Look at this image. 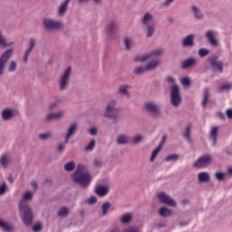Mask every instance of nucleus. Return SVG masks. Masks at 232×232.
<instances>
[{
    "instance_id": "nucleus-24",
    "label": "nucleus",
    "mask_w": 232,
    "mask_h": 232,
    "mask_svg": "<svg viewBox=\"0 0 232 232\" xmlns=\"http://www.w3.org/2000/svg\"><path fill=\"white\" fill-rule=\"evenodd\" d=\"M130 85H120L118 88V95L120 97H130Z\"/></svg>"
},
{
    "instance_id": "nucleus-42",
    "label": "nucleus",
    "mask_w": 232,
    "mask_h": 232,
    "mask_svg": "<svg viewBox=\"0 0 232 232\" xmlns=\"http://www.w3.org/2000/svg\"><path fill=\"white\" fill-rule=\"evenodd\" d=\"M146 72H148V69H146V65L138 66L134 69L135 75H142V73H146Z\"/></svg>"
},
{
    "instance_id": "nucleus-52",
    "label": "nucleus",
    "mask_w": 232,
    "mask_h": 232,
    "mask_svg": "<svg viewBox=\"0 0 232 232\" xmlns=\"http://www.w3.org/2000/svg\"><path fill=\"white\" fill-rule=\"evenodd\" d=\"M207 55H209V49L200 48L198 50V56L199 57H206Z\"/></svg>"
},
{
    "instance_id": "nucleus-12",
    "label": "nucleus",
    "mask_w": 232,
    "mask_h": 232,
    "mask_svg": "<svg viewBox=\"0 0 232 232\" xmlns=\"http://www.w3.org/2000/svg\"><path fill=\"white\" fill-rule=\"evenodd\" d=\"M210 63V66H212L213 70L222 73L224 72V63L218 62V56L214 55L208 59Z\"/></svg>"
},
{
    "instance_id": "nucleus-62",
    "label": "nucleus",
    "mask_w": 232,
    "mask_h": 232,
    "mask_svg": "<svg viewBox=\"0 0 232 232\" xmlns=\"http://www.w3.org/2000/svg\"><path fill=\"white\" fill-rule=\"evenodd\" d=\"M96 203H97V197L92 196L91 198H88V204H90L91 206Z\"/></svg>"
},
{
    "instance_id": "nucleus-23",
    "label": "nucleus",
    "mask_w": 232,
    "mask_h": 232,
    "mask_svg": "<svg viewBox=\"0 0 232 232\" xmlns=\"http://www.w3.org/2000/svg\"><path fill=\"white\" fill-rule=\"evenodd\" d=\"M190 9L191 12L194 14V17L198 19V21H202V19H204V14L200 10V8H198V6L193 5L190 6Z\"/></svg>"
},
{
    "instance_id": "nucleus-60",
    "label": "nucleus",
    "mask_w": 232,
    "mask_h": 232,
    "mask_svg": "<svg viewBox=\"0 0 232 232\" xmlns=\"http://www.w3.org/2000/svg\"><path fill=\"white\" fill-rule=\"evenodd\" d=\"M92 164L95 168H102V161L99 159H94Z\"/></svg>"
},
{
    "instance_id": "nucleus-20",
    "label": "nucleus",
    "mask_w": 232,
    "mask_h": 232,
    "mask_svg": "<svg viewBox=\"0 0 232 232\" xmlns=\"http://www.w3.org/2000/svg\"><path fill=\"white\" fill-rule=\"evenodd\" d=\"M70 1L72 0H64L58 7V15L60 17L66 15V13L68 12V5H70Z\"/></svg>"
},
{
    "instance_id": "nucleus-11",
    "label": "nucleus",
    "mask_w": 232,
    "mask_h": 232,
    "mask_svg": "<svg viewBox=\"0 0 232 232\" xmlns=\"http://www.w3.org/2000/svg\"><path fill=\"white\" fill-rule=\"evenodd\" d=\"M217 35H218V33L215 30H208L205 33L207 41L209 43L210 46H213L214 48H218Z\"/></svg>"
},
{
    "instance_id": "nucleus-64",
    "label": "nucleus",
    "mask_w": 232,
    "mask_h": 232,
    "mask_svg": "<svg viewBox=\"0 0 232 232\" xmlns=\"http://www.w3.org/2000/svg\"><path fill=\"white\" fill-rule=\"evenodd\" d=\"M226 113H227V119H232V109H227Z\"/></svg>"
},
{
    "instance_id": "nucleus-51",
    "label": "nucleus",
    "mask_w": 232,
    "mask_h": 232,
    "mask_svg": "<svg viewBox=\"0 0 232 232\" xmlns=\"http://www.w3.org/2000/svg\"><path fill=\"white\" fill-rule=\"evenodd\" d=\"M63 101L61 99L56 100L54 102L50 103L49 110H57L59 108V104H61Z\"/></svg>"
},
{
    "instance_id": "nucleus-39",
    "label": "nucleus",
    "mask_w": 232,
    "mask_h": 232,
    "mask_svg": "<svg viewBox=\"0 0 232 232\" xmlns=\"http://www.w3.org/2000/svg\"><path fill=\"white\" fill-rule=\"evenodd\" d=\"M180 159L179 154H169L165 158L166 162H177Z\"/></svg>"
},
{
    "instance_id": "nucleus-9",
    "label": "nucleus",
    "mask_w": 232,
    "mask_h": 232,
    "mask_svg": "<svg viewBox=\"0 0 232 232\" xmlns=\"http://www.w3.org/2000/svg\"><path fill=\"white\" fill-rule=\"evenodd\" d=\"M144 109L148 113H150L152 117H160L161 115L160 106L155 102H148L144 104Z\"/></svg>"
},
{
    "instance_id": "nucleus-29",
    "label": "nucleus",
    "mask_w": 232,
    "mask_h": 232,
    "mask_svg": "<svg viewBox=\"0 0 232 232\" xmlns=\"http://www.w3.org/2000/svg\"><path fill=\"white\" fill-rule=\"evenodd\" d=\"M10 162H12L10 156L8 154H3L0 157V164L1 166L4 167L5 169H6L10 164Z\"/></svg>"
},
{
    "instance_id": "nucleus-26",
    "label": "nucleus",
    "mask_w": 232,
    "mask_h": 232,
    "mask_svg": "<svg viewBox=\"0 0 232 232\" xmlns=\"http://www.w3.org/2000/svg\"><path fill=\"white\" fill-rule=\"evenodd\" d=\"M159 215L160 217L166 218L167 217H171L173 215V210L170 208H168V207H161L159 209Z\"/></svg>"
},
{
    "instance_id": "nucleus-47",
    "label": "nucleus",
    "mask_w": 232,
    "mask_h": 232,
    "mask_svg": "<svg viewBox=\"0 0 232 232\" xmlns=\"http://www.w3.org/2000/svg\"><path fill=\"white\" fill-rule=\"evenodd\" d=\"M95 144H96L95 140H92L90 141V143L84 148V150L85 151H93V150H95Z\"/></svg>"
},
{
    "instance_id": "nucleus-15",
    "label": "nucleus",
    "mask_w": 232,
    "mask_h": 232,
    "mask_svg": "<svg viewBox=\"0 0 232 232\" xmlns=\"http://www.w3.org/2000/svg\"><path fill=\"white\" fill-rule=\"evenodd\" d=\"M182 48H193L195 46V34H190L181 40Z\"/></svg>"
},
{
    "instance_id": "nucleus-8",
    "label": "nucleus",
    "mask_w": 232,
    "mask_h": 232,
    "mask_svg": "<svg viewBox=\"0 0 232 232\" xmlns=\"http://www.w3.org/2000/svg\"><path fill=\"white\" fill-rule=\"evenodd\" d=\"M43 24L48 32L53 30H61L63 28V22L53 20V18H45L43 20Z\"/></svg>"
},
{
    "instance_id": "nucleus-54",
    "label": "nucleus",
    "mask_w": 232,
    "mask_h": 232,
    "mask_svg": "<svg viewBox=\"0 0 232 232\" xmlns=\"http://www.w3.org/2000/svg\"><path fill=\"white\" fill-rule=\"evenodd\" d=\"M163 51L160 49L154 50L150 52V55L152 56V59H155V57H160V55H162Z\"/></svg>"
},
{
    "instance_id": "nucleus-17",
    "label": "nucleus",
    "mask_w": 232,
    "mask_h": 232,
    "mask_svg": "<svg viewBox=\"0 0 232 232\" xmlns=\"http://www.w3.org/2000/svg\"><path fill=\"white\" fill-rule=\"evenodd\" d=\"M64 117V111L58 112H50L45 117V122H52V121H59Z\"/></svg>"
},
{
    "instance_id": "nucleus-1",
    "label": "nucleus",
    "mask_w": 232,
    "mask_h": 232,
    "mask_svg": "<svg viewBox=\"0 0 232 232\" xmlns=\"http://www.w3.org/2000/svg\"><path fill=\"white\" fill-rule=\"evenodd\" d=\"M34 198V192L26 191L23 195V198L18 204L19 216L21 217L24 226H32L34 222V210L32 207L26 202Z\"/></svg>"
},
{
    "instance_id": "nucleus-13",
    "label": "nucleus",
    "mask_w": 232,
    "mask_h": 232,
    "mask_svg": "<svg viewBox=\"0 0 232 232\" xmlns=\"http://www.w3.org/2000/svg\"><path fill=\"white\" fill-rule=\"evenodd\" d=\"M35 44H37V41L35 38H30L28 43V48L25 50L24 53V63L26 64L28 63V58L30 57V54L32 52H34V48H35Z\"/></svg>"
},
{
    "instance_id": "nucleus-33",
    "label": "nucleus",
    "mask_w": 232,
    "mask_h": 232,
    "mask_svg": "<svg viewBox=\"0 0 232 232\" xmlns=\"http://www.w3.org/2000/svg\"><path fill=\"white\" fill-rule=\"evenodd\" d=\"M209 88L204 89V94H203V101L201 102V105L203 108H206L208 106V102L209 101Z\"/></svg>"
},
{
    "instance_id": "nucleus-18",
    "label": "nucleus",
    "mask_w": 232,
    "mask_h": 232,
    "mask_svg": "<svg viewBox=\"0 0 232 232\" xmlns=\"http://www.w3.org/2000/svg\"><path fill=\"white\" fill-rule=\"evenodd\" d=\"M208 139L211 141V146H217L218 140V127H213L211 129Z\"/></svg>"
},
{
    "instance_id": "nucleus-6",
    "label": "nucleus",
    "mask_w": 232,
    "mask_h": 232,
    "mask_svg": "<svg viewBox=\"0 0 232 232\" xmlns=\"http://www.w3.org/2000/svg\"><path fill=\"white\" fill-rule=\"evenodd\" d=\"M70 77H72V67H68L63 73L60 76L59 90L64 92L68 90L70 85Z\"/></svg>"
},
{
    "instance_id": "nucleus-16",
    "label": "nucleus",
    "mask_w": 232,
    "mask_h": 232,
    "mask_svg": "<svg viewBox=\"0 0 232 232\" xmlns=\"http://www.w3.org/2000/svg\"><path fill=\"white\" fill-rule=\"evenodd\" d=\"M77 130H79V125L77 123H72L71 126H69L67 133L64 138V143L68 144L72 137L77 133Z\"/></svg>"
},
{
    "instance_id": "nucleus-21",
    "label": "nucleus",
    "mask_w": 232,
    "mask_h": 232,
    "mask_svg": "<svg viewBox=\"0 0 232 232\" xmlns=\"http://www.w3.org/2000/svg\"><path fill=\"white\" fill-rule=\"evenodd\" d=\"M110 192V188L108 186L100 185L95 188V193L98 197H106L107 193Z\"/></svg>"
},
{
    "instance_id": "nucleus-43",
    "label": "nucleus",
    "mask_w": 232,
    "mask_h": 232,
    "mask_svg": "<svg viewBox=\"0 0 232 232\" xmlns=\"http://www.w3.org/2000/svg\"><path fill=\"white\" fill-rule=\"evenodd\" d=\"M53 135V134L52 132L41 133L38 135V139H39V140H50V139H52Z\"/></svg>"
},
{
    "instance_id": "nucleus-14",
    "label": "nucleus",
    "mask_w": 232,
    "mask_h": 232,
    "mask_svg": "<svg viewBox=\"0 0 232 232\" xmlns=\"http://www.w3.org/2000/svg\"><path fill=\"white\" fill-rule=\"evenodd\" d=\"M119 31V24L115 21H111L107 25L108 35L111 39H115L117 37V32Z\"/></svg>"
},
{
    "instance_id": "nucleus-48",
    "label": "nucleus",
    "mask_w": 232,
    "mask_h": 232,
    "mask_svg": "<svg viewBox=\"0 0 232 232\" xmlns=\"http://www.w3.org/2000/svg\"><path fill=\"white\" fill-rule=\"evenodd\" d=\"M229 90H232V83L231 82L224 83L219 88L220 92H229Z\"/></svg>"
},
{
    "instance_id": "nucleus-7",
    "label": "nucleus",
    "mask_w": 232,
    "mask_h": 232,
    "mask_svg": "<svg viewBox=\"0 0 232 232\" xmlns=\"http://www.w3.org/2000/svg\"><path fill=\"white\" fill-rule=\"evenodd\" d=\"M213 162V156L211 154H205L200 156L193 164V168L202 169L208 168Z\"/></svg>"
},
{
    "instance_id": "nucleus-59",
    "label": "nucleus",
    "mask_w": 232,
    "mask_h": 232,
    "mask_svg": "<svg viewBox=\"0 0 232 232\" xmlns=\"http://www.w3.org/2000/svg\"><path fill=\"white\" fill-rule=\"evenodd\" d=\"M123 232H140V229L138 227H129Z\"/></svg>"
},
{
    "instance_id": "nucleus-2",
    "label": "nucleus",
    "mask_w": 232,
    "mask_h": 232,
    "mask_svg": "<svg viewBox=\"0 0 232 232\" xmlns=\"http://www.w3.org/2000/svg\"><path fill=\"white\" fill-rule=\"evenodd\" d=\"M72 179L75 184H78L83 189H86L92 184V174L88 171L86 166L79 164L76 170L73 172Z\"/></svg>"
},
{
    "instance_id": "nucleus-38",
    "label": "nucleus",
    "mask_w": 232,
    "mask_h": 232,
    "mask_svg": "<svg viewBox=\"0 0 232 232\" xmlns=\"http://www.w3.org/2000/svg\"><path fill=\"white\" fill-rule=\"evenodd\" d=\"M57 215L58 217H68V215H70V208L67 207H63L59 209Z\"/></svg>"
},
{
    "instance_id": "nucleus-36",
    "label": "nucleus",
    "mask_w": 232,
    "mask_h": 232,
    "mask_svg": "<svg viewBox=\"0 0 232 232\" xmlns=\"http://www.w3.org/2000/svg\"><path fill=\"white\" fill-rule=\"evenodd\" d=\"M150 59H153V57L151 56V53L143 54L141 57L136 58L135 61L136 63H146V61H150Z\"/></svg>"
},
{
    "instance_id": "nucleus-30",
    "label": "nucleus",
    "mask_w": 232,
    "mask_h": 232,
    "mask_svg": "<svg viewBox=\"0 0 232 232\" xmlns=\"http://www.w3.org/2000/svg\"><path fill=\"white\" fill-rule=\"evenodd\" d=\"M198 182H209V180H211V176H209V172H199L198 174Z\"/></svg>"
},
{
    "instance_id": "nucleus-37",
    "label": "nucleus",
    "mask_w": 232,
    "mask_h": 232,
    "mask_svg": "<svg viewBox=\"0 0 232 232\" xmlns=\"http://www.w3.org/2000/svg\"><path fill=\"white\" fill-rule=\"evenodd\" d=\"M154 34H155V24L147 25L146 37H153Z\"/></svg>"
},
{
    "instance_id": "nucleus-56",
    "label": "nucleus",
    "mask_w": 232,
    "mask_h": 232,
    "mask_svg": "<svg viewBox=\"0 0 232 232\" xmlns=\"http://www.w3.org/2000/svg\"><path fill=\"white\" fill-rule=\"evenodd\" d=\"M215 177L217 180L222 181L224 179H226V174L224 172H216Z\"/></svg>"
},
{
    "instance_id": "nucleus-25",
    "label": "nucleus",
    "mask_w": 232,
    "mask_h": 232,
    "mask_svg": "<svg viewBox=\"0 0 232 232\" xmlns=\"http://www.w3.org/2000/svg\"><path fill=\"white\" fill-rule=\"evenodd\" d=\"M160 64V60L154 59L145 65L147 72L157 70V67Z\"/></svg>"
},
{
    "instance_id": "nucleus-10",
    "label": "nucleus",
    "mask_w": 232,
    "mask_h": 232,
    "mask_svg": "<svg viewBox=\"0 0 232 232\" xmlns=\"http://www.w3.org/2000/svg\"><path fill=\"white\" fill-rule=\"evenodd\" d=\"M158 200L160 204H165L170 208H177V201H175L169 195L166 194V192H160L158 194Z\"/></svg>"
},
{
    "instance_id": "nucleus-27",
    "label": "nucleus",
    "mask_w": 232,
    "mask_h": 232,
    "mask_svg": "<svg viewBox=\"0 0 232 232\" xmlns=\"http://www.w3.org/2000/svg\"><path fill=\"white\" fill-rule=\"evenodd\" d=\"M1 117L3 121H10L14 117V111L12 109H5L1 112Z\"/></svg>"
},
{
    "instance_id": "nucleus-61",
    "label": "nucleus",
    "mask_w": 232,
    "mask_h": 232,
    "mask_svg": "<svg viewBox=\"0 0 232 232\" xmlns=\"http://www.w3.org/2000/svg\"><path fill=\"white\" fill-rule=\"evenodd\" d=\"M175 0H165L162 4L161 6H164L165 8H168L169 6H171V4L174 2Z\"/></svg>"
},
{
    "instance_id": "nucleus-57",
    "label": "nucleus",
    "mask_w": 232,
    "mask_h": 232,
    "mask_svg": "<svg viewBox=\"0 0 232 232\" xmlns=\"http://www.w3.org/2000/svg\"><path fill=\"white\" fill-rule=\"evenodd\" d=\"M64 150H66V143H60L58 146H57V151L58 153H64Z\"/></svg>"
},
{
    "instance_id": "nucleus-31",
    "label": "nucleus",
    "mask_w": 232,
    "mask_h": 232,
    "mask_svg": "<svg viewBox=\"0 0 232 232\" xmlns=\"http://www.w3.org/2000/svg\"><path fill=\"white\" fill-rule=\"evenodd\" d=\"M131 220H133V214L130 212L123 214L120 218L121 224H130Z\"/></svg>"
},
{
    "instance_id": "nucleus-53",
    "label": "nucleus",
    "mask_w": 232,
    "mask_h": 232,
    "mask_svg": "<svg viewBox=\"0 0 232 232\" xmlns=\"http://www.w3.org/2000/svg\"><path fill=\"white\" fill-rule=\"evenodd\" d=\"M7 191H8V185H6V183H3L0 186V197H3V195H5Z\"/></svg>"
},
{
    "instance_id": "nucleus-3",
    "label": "nucleus",
    "mask_w": 232,
    "mask_h": 232,
    "mask_svg": "<svg viewBox=\"0 0 232 232\" xmlns=\"http://www.w3.org/2000/svg\"><path fill=\"white\" fill-rule=\"evenodd\" d=\"M167 82H171L173 86L170 87V104L174 108H179L182 104V96H180V87L176 84V80L172 76L166 77Z\"/></svg>"
},
{
    "instance_id": "nucleus-22",
    "label": "nucleus",
    "mask_w": 232,
    "mask_h": 232,
    "mask_svg": "<svg viewBox=\"0 0 232 232\" xmlns=\"http://www.w3.org/2000/svg\"><path fill=\"white\" fill-rule=\"evenodd\" d=\"M116 143L119 146H126L130 144V137L126 134H120L116 139Z\"/></svg>"
},
{
    "instance_id": "nucleus-49",
    "label": "nucleus",
    "mask_w": 232,
    "mask_h": 232,
    "mask_svg": "<svg viewBox=\"0 0 232 232\" xmlns=\"http://www.w3.org/2000/svg\"><path fill=\"white\" fill-rule=\"evenodd\" d=\"M144 140V137L141 134H138L133 137L132 139V144H140Z\"/></svg>"
},
{
    "instance_id": "nucleus-34",
    "label": "nucleus",
    "mask_w": 232,
    "mask_h": 232,
    "mask_svg": "<svg viewBox=\"0 0 232 232\" xmlns=\"http://www.w3.org/2000/svg\"><path fill=\"white\" fill-rule=\"evenodd\" d=\"M150 21H153V14L150 13H145L141 20L142 24H144L145 26H148L149 25L148 23H150Z\"/></svg>"
},
{
    "instance_id": "nucleus-35",
    "label": "nucleus",
    "mask_w": 232,
    "mask_h": 232,
    "mask_svg": "<svg viewBox=\"0 0 232 232\" xmlns=\"http://www.w3.org/2000/svg\"><path fill=\"white\" fill-rule=\"evenodd\" d=\"M150 59H153V57L151 56V53L143 54L141 57L136 58L135 61L136 63H146V61H150Z\"/></svg>"
},
{
    "instance_id": "nucleus-55",
    "label": "nucleus",
    "mask_w": 232,
    "mask_h": 232,
    "mask_svg": "<svg viewBox=\"0 0 232 232\" xmlns=\"http://www.w3.org/2000/svg\"><path fill=\"white\" fill-rule=\"evenodd\" d=\"M181 84L183 86H191V79L189 77H183L181 79Z\"/></svg>"
},
{
    "instance_id": "nucleus-63",
    "label": "nucleus",
    "mask_w": 232,
    "mask_h": 232,
    "mask_svg": "<svg viewBox=\"0 0 232 232\" xmlns=\"http://www.w3.org/2000/svg\"><path fill=\"white\" fill-rule=\"evenodd\" d=\"M89 133L90 135H92L93 137H95V135L99 133V130H97L96 127H92L89 130Z\"/></svg>"
},
{
    "instance_id": "nucleus-50",
    "label": "nucleus",
    "mask_w": 232,
    "mask_h": 232,
    "mask_svg": "<svg viewBox=\"0 0 232 232\" xmlns=\"http://www.w3.org/2000/svg\"><path fill=\"white\" fill-rule=\"evenodd\" d=\"M17 70V62L12 60L8 66V72H14Z\"/></svg>"
},
{
    "instance_id": "nucleus-45",
    "label": "nucleus",
    "mask_w": 232,
    "mask_h": 232,
    "mask_svg": "<svg viewBox=\"0 0 232 232\" xmlns=\"http://www.w3.org/2000/svg\"><path fill=\"white\" fill-rule=\"evenodd\" d=\"M160 151H162V149H160V147H158L157 149H155L152 153H151V156H150V162H154L155 161V159H157L159 153H160Z\"/></svg>"
},
{
    "instance_id": "nucleus-40",
    "label": "nucleus",
    "mask_w": 232,
    "mask_h": 232,
    "mask_svg": "<svg viewBox=\"0 0 232 232\" xmlns=\"http://www.w3.org/2000/svg\"><path fill=\"white\" fill-rule=\"evenodd\" d=\"M12 43L6 44V38H5V35H3V31L0 30V46L7 48V46H12Z\"/></svg>"
},
{
    "instance_id": "nucleus-5",
    "label": "nucleus",
    "mask_w": 232,
    "mask_h": 232,
    "mask_svg": "<svg viewBox=\"0 0 232 232\" xmlns=\"http://www.w3.org/2000/svg\"><path fill=\"white\" fill-rule=\"evenodd\" d=\"M14 55V48H9L5 50L0 55V77L5 75V69L6 68V63H8L9 59H12Z\"/></svg>"
},
{
    "instance_id": "nucleus-4",
    "label": "nucleus",
    "mask_w": 232,
    "mask_h": 232,
    "mask_svg": "<svg viewBox=\"0 0 232 232\" xmlns=\"http://www.w3.org/2000/svg\"><path fill=\"white\" fill-rule=\"evenodd\" d=\"M103 116L105 119H111V121H117L119 118V108H117V100H111L105 107Z\"/></svg>"
},
{
    "instance_id": "nucleus-28",
    "label": "nucleus",
    "mask_w": 232,
    "mask_h": 232,
    "mask_svg": "<svg viewBox=\"0 0 232 232\" xmlns=\"http://www.w3.org/2000/svg\"><path fill=\"white\" fill-rule=\"evenodd\" d=\"M182 137L189 143L193 142V140H191V124L187 125L184 132L182 133Z\"/></svg>"
},
{
    "instance_id": "nucleus-58",
    "label": "nucleus",
    "mask_w": 232,
    "mask_h": 232,
    "mask_svg": "<svg viewBox=\"0 0 232 232\" xmlns=\"http://www.w3.org/2000/svg\"><path fill=\"white\" fill-rule=\"evenodd\" d=\"M33 231H34V232H41V231H43V224H41V223L34 224L33 226Z\"/></svg>"
},
{
    "instance_id": "nucleus-32",
    "label": "nucleus",
    "mask_w": 232,
    "mask_h": 232,
    "mask_svg": "<svg viewBox=\"0 0 232 232\" xmlns=\"http://www.w3.org/2000/svg\"><path fill=\"white\" fill-rule=\"evenodd\" d=\"M110 209H111V202L110 201L103 202L102 205V217H106Z\"/></svg>"
},
{
    "instance_id": "nucleus-44",
    "label": "nucleus",
    "mask_w": 232,
    "mask_h": 232,
    "mask_svg": "<svg viewBox=\"0 0 232 232\" xmlns=\"http://www.w3.org/2000/svg\"><path fill=\"white\" fill-rule=\"evenodd\" d=\"M63 169L65 171H73V169H75V161H69L65 163Z\"/></svg>"
},
{
    "instance_id": "nucleus-41",
    "label": "nucleus",
    "mask_w": 232,
    "mask_h": 232,
    "mask_svg": "<svg viewBox=\"0 0 232 232\" xmlns=\"http://www.w3.org/2000/svg\"><path fill=\"white\" fill-rule=\"evenodd\" d=\"M124 44H125V49L130 52L131 48H133V40L130 38L125 37L124 38Z\"/></svg>"
},
{
    "instance_id": "nucleus-19",
    "label": "nucleus",
    "mask_w": 232,
    "mask_h": 232,
    "mask_svg": "<svg viewBox=\"0 0 232 232\" xmlns=\"http://www.w3.org/2000/svg\"><path fill=\"white\" fill-rule=\"evenodd\" d=\"M197 64V58L189 57L184 60L181 63L182 70H188V68H193Z\"/></svg>"
},
{
    "instance_id": "nucleus-46",
    "label": "nucleus",
    "mask_w": 232,
    "mask_h": 232,
    "mask_svg": "<svg viewBox=\"0 0 232 232\" xmlns=\"http://www.w3.org/2000/svg\"><path fill=\"white\" fill-rule=\"evenodd\" d=\"M0 228L5 229V231H12V227L8 225V223L3 221V219H0Z\"/></svg>"
}]
</instances>
